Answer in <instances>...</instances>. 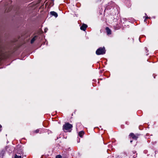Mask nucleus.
I'll list each match as a JSON object with an SVG mask.
<instances>
[{
  "label": "nucleus",
  "instance_id": "f257e3e1",
  "mask_svg": "<svg viewBox=\"0 0 158 158\" xmlns=\"http://www.w3.org/2000/svg\"><path fill=\"white\" fill-rule=\"evenodd\" d=\"M105 49L104 48H100L97 50L96 54L98 55H102L105 53Z\"/></svg>",
  "mask_w": 158,
  "mask_h": 158
},
{
  "label": "nucleus",
  "instance_id": "f03ea898",
  "mask_svg": "<svg viewBox=\"0 0 158 158\" xmlns=\"http://www.w3.org/2000/svg\"><path fill=\"white\" fill-rule=\"evenodd\" d=\"M73 127L72 125L69 123H66L64 125L63 128L66 130H68Z\"/></svg>",
  "mask_w": 158,
  "mask_h": 158
},
{
  "label": "nucleus",
  "instance_id": "7ed1b4c3",
  "mask_svg": "<svg viewBox=\"0 0 158 158\" xmlns=\"http://www.w3.org/2000/svg\"><path fill=\"white\" fill-rule=\"evenodd\" d=\"M130 136H131L133 139H137L138 137V135H135L133 133H131L129 135Z\"/></svg>",
  "mask_w": 158,
  "mask_h": 158
},
{
  "label": "nucleus",
  "instance_id": "20e7f679",
  "mask_svg": "<svg viewBox=\"0 0 158 158\" xmlns=\"http://www.w3.org/2000/svg\"><path fill=\"white\" fill-rule=\"evenodd\" d=\"M87 26L85 24H83L81 27L80 29L81 30L85 31L86 28L87 27Z\"/></svg>",
  "mask_w": 158,
  "mask_h": 158
},
{
  "label": "nucleus",
  "instance_id": "39448f33",
  "mask_svg": "<svg viewBox=\"0 0 158 158\" xmlns=\"http://www.w3.org/2000/svg\"><path fill=\"white\" fill-rule=\"evenodd\" d=\"M50 14H51V15L54 16L56 17L58 16L57 13L54 11L51 12H50Z\"/></svg>",
  "mask_w": 158,
  "mask_h": 158
},
{
  "label": "nucleus",
  "instance_id": "423d86ee",
  "mask_svg": "<svg viewBox=\"0 0 158 158\" xmlns=\"http://www.w3.org/2000/svg\"><path fill=\"white\" fill-rule=\"evenodd\" d=\"M106 31L107 32L108 34H111V31L110 30L108 27H106Z\"/></svg>",
  "mask_w": 158,
  "mask_h": 158
},
{
  "label": "nucleus",
  "instance_id": "0eeeda50",
  "mask_svg": "<svg viewBox=\"0 0 158 158\" xmlns=\"http://www.w3.org/2000/svg\"><path fill=\"white\" fill-rule=\"evenodd\" d=\"M37 38V36H34L31 40V43L32 44L34 42V41L36 40Z\"/></svg>",
  "mask_w": 158,
  "mask_h": 158
},
{
  "label": "nucleus",
  "instance_id": "6e6552de",
  "mask_svg": "<svg viewBox=\"0 0 158 158\" xmlns=\"http://www.w3.org/2000/svg\"><path fill=\"white\" fill-rule=\"evenodd\" d=\"M84 132L83 131H81L79 132V135L80 137H82L83 135L84 134Z\"/></svg>",
  "mask_w": 158,
  "mask_h": 158
},
{
  "label": "nucleus",
  "instance_id": "1a4fd4ad",
  "mask_svg": "<svg viewBox=\"0 0 158 158\" xmlns=\"http://www.w3.org/2000/svg\"><path fill=\"white\" fill-rule=\"evenodd\" d=\"M14 158H22V157L21 156H18L17 154H15Z\"/></svg>",
  "mask_w": 158,
  "mask_h": 158
},
{
  "label": "nucleus",
  "instance_id": "9d476101",
  "mask_svg": "<svg viewBox=\"0 0 158 158\" xmlns=\"http://www.w3.org/2000/svg\"><path fill=\"white\" fill-rule=\"evenodd\" d=\"M56 158H62V156L60 155H58L56 156Z\"/></svg>",
  "mask_w": 158,
  "mask_h": 158
},
{
  "label": "nucleus",
  "instance_id": "9b49d317",
  "mask_svg": "<svg viewBox=\"0 0 158 158\" xmlns=\"http://www.w3.org/2000/svg\"><path fill=\"white\" fill-rule=\"evenodd\" d=\"M39 131V130L37 129L35 131V132L36 133H37Z\"/></svg>",
  "mask_w": 158,
  "mask_h": 158
},
{
  "label": "nucleus",
  "instance_id": "f8f14e48",
  "mask_svg": "<svg viewBox=\"0 0 158 158\" xmlns=\"http://www.w3.org/2000/svg\"><path fill=\"white\" fill-rule=\"evenodd\" d=\"M148 17H147H147H146V18H145V19H148Z\"/></svg>",
  "mask_w": 158,
  "mask_h": 158
},
{
  "label": "nucleus",
  "instance_id": "ddd939ff",
  "mask_svg": "<svg viewBox=\"0 0 158 158\" xmlns=\"http://www.w3.org/2000/svg\"><path fill=\"white\" fill-rule=\"evenodd\" d=\"M1 127H2L0 125V129L1 128Z\"/></svg>",
  "mask_w": 158,
  "mask_h": 158
},
{
  "label": "nucleus",
  "instance_id": "4468645a",
  "mask_svg": "<svg viewBox=\"0 0 158 158\" xmlns=\"http://www.w3.org/2000/svg\"><path fill=\"white\" fill-rule=\"evenodd\" d=\"M130 142H131H131H132V140Z\"/></svg>",
  "mask_w": 158,
  "mask_h": 158
}]
</instances>
